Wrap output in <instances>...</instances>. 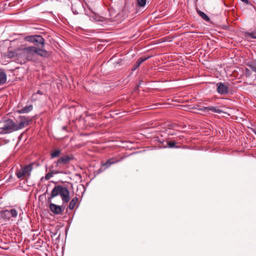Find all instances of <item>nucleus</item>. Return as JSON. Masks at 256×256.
<instances>
[{
    "label": "nucleus",
    "instance_id": "1",
    "mask_svg": "<svg viewBox=\"0 0 256 256\" xmlns=\"http://www.w3.org/2000/svg\"><path fill=\"white\" fill-rule=\"evenodd\" d=\"M19 52L17 53V60L21 58H24V62L26 61H34L36 59V47L28 46L20 50L17 49Z\"/></svg>",
    "mask_w": 256,
    "mask_h": 256
},
{
    "label": "nucleus",
    "instance_id": "2",
    "mask_svg": "<svg viewBox=\"0 0 256 256\" xmlns=\"http://www.w3.org/2000/svg\"><path fill=\"white\" fill-rule=\"evenodd\" d=\"M60 195L64 204L68 202L70 200V192L64 186L60 185L55 186L52 189L50 196L48 198V202H50L54 198Z\"/></svg>",
    "mask_w": 256,
    "mask_h": 256
},
{
    "label": "nucleus",
    "instance_id": "3",
    "mask_svg": "<svg viewBox=\"0 0 256 256\" xmlns=\"http://www.w3.org/2000/svg\"><path fill=\"white\" fill-rule=\"evenodd\" d=\"M16 130V125L12 120L4 118L0 121V132L8 134Z\"/></svg>",
    "mask_w": 256,
    "mask_h": 256
},
{
    "label": "nucleus",
    "instance_id": "4",
    "mask_svg": "<svg viewBox=\"0 0 256 256\" xmlns=\"http://www.w3.org/2000/svg\"><path fill=\"white\" fill-rule=\"evenodd\" d=\"M26 41L34 43L38 48H43L44 46V40L40 35L30 36L24 38Z\"/></svg>",
    "mask_w": 256,
    "mask_h": 256
},
{
    "label": "nucleus",
    "instance_id": "5",
    "mask_svg": "<svg viewBox=\"0 0 256 256\" xmlns=\"http://www.w3.org/2000/svg\"><path fill=\"white\" fill-rule=\"evenodd\" d=\"M74 160L72 154L64 155L60 158L54 164L56 168H61L62 166L68 165L70 162Z\"/></svg>",
    "mask_w": 256,
    "mask_h": 256
},
{
    "label": "nucleus",
    "instance_id": "6",
    "mask_svg": "<svg viewBox=\"0 0 256 256\" xmlns=\"http://www.w3.org/2000/svg\"><path fill=\"white\" fill-rule=\"evenodd\" d=\"M16 216V210L14 208L4 209L0 210V219L5 221L10 220Z\"/></svg>",
    "mask_w": 256,
    "mask_h": 256
},
{
    "label": "nucleus",
    "instance_id": "7",
    "mask_svg": "<svg viewBox=\"0 0 256 256\" xmlns=\"http://www.w3.org/2000/svg\"><path fill=\"white\" fill-rule=\"evenodd\" d=\"M32 169L31 164L22 167L20 171L17 172V178H22L24 176H29L30 172Z\"/></svg>",
    "mask_w": 256,
    "mask_h": 256
},
{
    "label": "nucleus",
    "instance_id": "8",
    "mask_svg": "<svg viewBox=\"0 0 256 256\" xmlns=\"http://www.w3.org/2000/svg\"><path fill=\"white\" fill-rule=\"evenodd\" d=\"M32 119L28 116H20L19 117V122L17 124V130L22 128L30 124Z\"/></svg>",
    "mask_w": 256,
    "mask_h": 256
},
{
    "label": "nucleus",
    "instance_id": "9",
    "mask_svg": "<svg viewBox=\"0 0 256 256\" xmlns=\"http://www.w3.org/2000/svg\"><path fill=\"white\" fill-rule=\"evenodd\" d=\"M230 88L228 84L219 82L216 84V91L220 94L225 95L229 92Z\"/></svg>",
    "mask_w": 256,
    "mask_h": 256
},
{
    "label": "nucleus",
    "instance_id": "10",
    "mask_svg": "<svg viewBox=\"0 0 256 256\" xmlns=\"http://www.w3.org/2000/svg\"><path fill=\"white\" fill-rule=\"evenodd\" d=\"M50 203L49 208L50 210L55 214H60L64 210V206H60L54 204Z\"/></svg>",
    "mask_w": 256,
    "mask_h": 256
},
{
    "label": "nucleus",
    "instance_id": "11",
    "mask_svg": "<svg viewBox=\"0 0 256 256\" xmlns=\"http://www.w3.org/2000/svg\"><path fill=\"white\" fill-rule=\"evenodd\" d=\"M84 6L80 2H78L72 5V10L74 14H81Z\"/></svg>",
    "mask_w": 256,
    "mask_h": 256
},
{
    "label": "nucleus",
    "instance_id": "12",
    "mask_svg": "<svg viewBox=\"0 0 256 256\" xmlns=\"http://www.w3.org/2000/svg\"><path fill=\"white\" fill-rule=\"evenodd\" d=\"M176 142L175 140L166 141L162 142V146L164 148H180V146L176 145Z\"/></svg>",
    "mask_w": 256,
    "mask_h": 256
},
{
    "label": "nucleus",
    "instance_id": "13",
    "mask_svg": "<svg viewBox=\"0 0 256 256\" xmlns=\"http://www.w3.org/2000/svg\"><path fill=\"white\" fill-rule=\"evenodd\" d=\"M122 160V158H110L106 160V162L102 164V166H106V168H108L110 165L115 163L118 162Z\"/></svg>",
    "mask_w": 256,
    "mask_h": 256
},
{
    "label": "nucleus",
    "instance_id": "14",
    "mask_svg": "<svg viewBox=\"0 0 256 256\" xmlns=\"http://www.w3.org/2000/svg\"><path fill=\"white\" fill-rule=\"evenodd\" d=\"M15 4H13V2H6L5 3H0V12H2L6 9H8V8H10L14 6Z\"/></svg>",
    "mask_w": 256,
    "mask_h": 256
},
{
    "label": "nucleus",
    "instance_id": "15",
    "mask_svg": "<svg viewBox=\"0 0 256 256\" xmlns=\"http://www.w3.org/2000/svg\"><path fill=\"white\" fill-rule=\"evenodd\" d=\"M203 110L204 112H208V111H212L213 112L220 114L223 112V111L217 107H215L214 106H210L208 107H204Z\"/></svg>",
    "mask_w": 256,
    "mask_h": 256
},
{
    "label": "nucleus",
    "instance_id": "16",
    "mask_svg": "<svg viewBox=\"0 0 256 256\" xmlns=\"http://www.w3.org/2000/svg\"><path fill=\"white\" fill-rule=\"evenodd\" d=\"M40 56L44 58H48L49 56L48 52L42 48H36V56Z\"/></svg>",
    "mask_w": 256,
    "mask_h": 256
},
{
    "label": "nucleus",
    "instance_id": "17",
    "mask_svg": "<svg viewBox=\"0 0 256 256\" xmlns=\"http://www.w3.org/2000/svg\"><path fill=\"white\" fill-rule=\"evenodd\" d=\"M33 106L32 104L26 106L24 108H22L20 110H17V112L19 114L22 113H28L32 110Z\"/></svg>",
    "mask_w": 256,
    "mask_h": 256
},
{
    "label": "nucleus",
    "instance_id": "18",
    "mask_svg": "<svg viewBox=\"0 0 256 256\" xmlns=\"http://www.w3.org/2000/svg\"><path fill=\"white\" fill-rule=\"evenodd\" d=\"M62 150L60 149L56 148L54 150L50 153V158H54L60 156L61 154Z\"/></svg>",
    "mask_w": 256,
    "mask_h": 256
},
{
    "label": "nucleus",
    "instance_id": "19",
    "mask_svg": "<svg viewBox=\"0 0 256 256\" xmlns=\"http://www.w3.org/2000/svg\"><path fill=\"white\" fill-rule=\"evenodd\" d=\"M196 12L199 14V16L205 21L209 22L210 20L209 17L204 12L200 11L198 8H196Z\"/></svg>",
    "mask_w": 256,
    "mask_h": 256
},
{
    "label": "nucleus",
    "instance_id": "20",
    "mask_svg": "<svg viewBox=\"0 0 256 256\" xmlns=\"http://www.w3.org/2000/svg\"><path fill=\"white\" fill-rule=\"evenodd\" d=\"M78 199L77 197H74L71 200L68 206V208L70 210H72L74 208L76 204L78 202Z\"/></svg>",
    "mask_w": 256,
    "mask_h": 256
},
{
    "label": "nucleus",
    "instance_id": "21",
    "mask_svg": "<svg viewBox=\"0 0 256 256\" xmlns=\"http://www.w3.org/2000/svg\"><path fill=\"white\" fill-rule=\"evenodd\" d=\"M6 80V76L4 72H0V84H4Z\"/></svg>",
    "mask_w": 256,
    "mask_h": 256
},
{
    "label": "nucleus",
    "instance_id": "22",
    "mask_svg": "<svg viewBox=\"0 0 256 256\" xmlns=\"http://www.w3.org/2000/svg\"><path fill=\"white\" fill-rule=\"evenodd\" d=\"M150 58V56H142L136 62V63L139 66H140L143 62L148 59Z\"/></svg>",
    "mask_w": 256,
    "mask_h": 256
},
{
    "label": "nucleus",
    "instance_id": "23",
    "mask_svg": "<svg viewBox=\"0 0 256 256\" xmlns=\"http://www.w3.org/2000/svg\"><path fill=\"white\" fill-rule=\"evenodd\" d=\"M59 172L58 171L52 170L46 174L45 176V178L46 180H50L52 176H53L54 174H58Z\"/></svg>",
    "mask_w": 256,
    "mask_h": 256
},
{
    "label": "nucleus",
    "instance_id": "24",
    "mask_svg": "<svg viewBox=\"0 0 256 256\" xmlns=\"http://www.w3.org/2000/svg\"><path fill=\"white\" fill-rule=\"evenodd\" d=\"M246 36H247L250 37L252 38L256 39V27L252 32H246Z\"/></svg>",
    "mask_w": 256,
    "mask_h": 256
},
{
    "label": "nucleus",
    "instance_id": "25",
    "mask_svg": "<svg viewBox=\"0 0 256 256\" xmlns=\"http://www.w3.org/2000/svg\"><path fill=\"white\" fill-rule=\"evenodd\" d=\"M147 0H136V4L140 8L144 7L146 2Z\"/></svg>",
    "mask_w": 256,
    "mask_h": 256
},
{
    "label": "nucleus",
    "instance_id": "26",
    "mask_svg": "<svg viewBox=\"0 0 256 256\" xmlns=\"http://www.w3.org/2000/svg\"><path fill=\"white\" fill-rule=\"evenodd\" d=\"M15 54L16 53L14 52L8 50V52L7 56H8V58H11L14 57L15 56Z\"/></svg>",
    "mask_w": 256,
    "mask_h": 256
},
{
    "label": "nucleus",
    "instance_id": "27",
    "mask_svg": "<svg viewBox=\"0 0 256 256\" xmlns=\"http://www.w3.org/2000/svg\"><path fill=\"white\" fill-rule=\"evenodd\" d=\"M249 66L250 68L254 72H256V64H252L249 65Z\"/></svg>",
    "mask_w": 256,
    "mask_h": 256
},
{
    "label": "nucleus",
    "instance_id": "28",
    "mask_svg": "<svg viewBox=\"0 0 256 256\" xmlns=\"http://www.w3.org/2000/svg\"><path fill=\"white\" fill-rule=\"evenodd\" d=\"M139 66H139V65H138V64H137V63H136H136L134 64V66H132V71H134V70H136V69H137Z\"/></svg>",
    "mask_w": 256,
    "mask_h": 256
},
{
    "label": "nucleus",
    "instance_id": "29",
    "mask_svg": "<svg viewBox=\"0 0 256 256\" xmlns=\"http://www.w3.org/2000/svg\"><path fill=\"white\" fill-rule=\"evenodd\" d=\"M172 126L174 130H178V128L179 126L176 124H172Z\"/></svg>",
    "mask_w": 256,
    "mask_h": 256
},
{
    "label": "nucleus",
    "instance_id": "30",
    "mask_svg": "<svg viewBox=\"0 0 256 256\" xmlns=\"http://www.w3.org/2000/svg\"><path fill=\"white\" fill-rule=\"evenodd\" d=\"M246 74L248 75V76H250V70L248 68H246Z\"/></svg>",
    "mask_w": 256,
    "mask_h": 256
},
{
    "label": "nucleus",
    "instance_id": "31",
    "mask_svg": "<svg viewBox=\"0 0 256 256\" xmlns=\"http://www.w3.org/2000/svg\"><path fill=\"white\" fill-rule=\"evenodd\" d=\"M168 134H169L172 135V136H174V135L176 134L174 132H171V130H170Z\"/></svg>",
    "mask_w": 256,
    "mask_h": 256
},
{
    "label": "nucleus",
    "instance_id": "32",
    "mask_svg": "<svg viewBox=\"0 0 256 256\" xmlns=\"http://www.w3.org/2000/svg\"><path fill=\"white\" fill-rule=\"evenodd\" d=\"M36 93L38 94H40V95H43V94H44L43 92L42 91L40 90H38Z\"/></svg>",
    "mask_w": 256,
    "mask_h": 256
},
{
    "label": "nucleus",
    "instance_id": "33",
    "mask_svg": "<svg viewBox=\"0 0 256 256\" xmlns=\"http://www.w3.org/2000/svg\"><path fill=\"white\" fill-rule=\"evenodd\" d=\"M102 168H100L98 169V170H97V174H100L102 172Z\"/></svg>",
    "mask_w": 256,
    "mask_h": 256
},
{
    "label": "nucleus",
    "instance_id": "34",
    "mask_svg": "<svg viewBox=\"0 0 256 256\" xmlns=\"http://www.w3.org/2000/svg\"><path fill=\"white\" fill-rule=\"evenodd\" d=\"M252 132L256 134V130L253 129Z\"/></svg>",
    "mask_w": 256,
    "mask_h": 256
},
{
    "label": "nucleus",
    "instance_id": "35",
    "mask_svg": "<svg viewBox=\"0 0 256 256\" xmlns=\"http://www.w3.org/2000/svg\"><path fill=\"white\" fill-rule=\"evenodd\" d=\"M66 126H64V127H63V129H64V130H65V129H66Z\"/></svg>",
    "mask_w": 256,
    "mask_h": 256
},
{
    "label": "nucleus",
    "instance_id": "36",
    "mask_svg": "<svg viewBox=\"0 0 256 256\" xmlns=\"http://www.w3.org/2000/svg\"><path fill=\"white\" fill-rule=\"evenodd\" d=\"M0 134H2V132H0Z\"/></svg>",
    "mask_w": 256,
    "mask_h": 256
}]
</instances>
